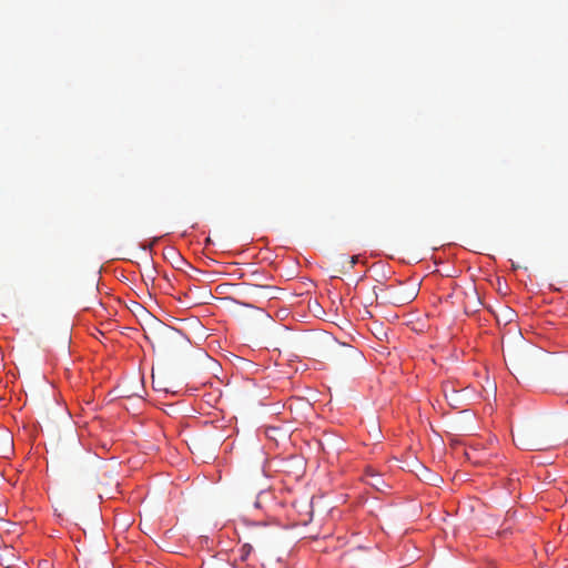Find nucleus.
Here are the masks:
<instances>
[{
  "mask_svg": "<svg viewBox=\"0 0 568 568\" xmlns=\"http://www.w3.org/2000/svg\"><path fill=\"white\" fill-rule=\"evenodd\" d=\"M248 542H245L239 550L240 560L246 561L253 551V544L260 549H266L272 542V535L265 526H254L248 532Z\"/></svg>",
  "mask_w": 568,
  "mask_h": 568,
  "instance_id": "nucleus-1",
  "label": "nucleus"
},
{
  "mask_svg": "<svg viewBox=\"0 0 568 568\" xmlns=\"http://www.w3.org/2000/svg\"><path fill=\"white\" fill-rule=\"evenodd\" d=\"M514 440L517 446L526 450H540L542 446L537 443L528 432L519 430L517 437L514 436Z\"/></svg>",
  "mask_w": 568,
  "mask_h": 568,
  "instance_id": "nucleus-2",
  "label": "nucleus"
},
{
  "mask_svg": "<svg viewBox=\"0 0 568 568\" xmlns=\"http://www.w3.org/2000/svg\"><path fill=\"white\" fill-rule=\"evenodd\" d=\"M275 287L271 285L246 284V293L252 297H270L274 293Z\"/></svg>",
  "mask_w": 568,
  "mask_h": 568,
  "instance_id": "nucleus-3",
  "label": "nucleus"
},
{
  "mask_svg": "<svg viewBox=\"0 0 568 568\" xmlns=\"http://www.w3.org/2000/svg\"><path fill=\"white\" fill-rule=\"evenodd\" d=\"M417 296V292L415 290H412L407 293L405 292H399V294L394 298V303L395 304H408L410 303L412 301L415 300V297Z\"/></svg>",
  "mask_w": 568,
  "mask_h": 568,
  "instance_id": "nucleus-4",
  "label": "nucleus"
},
{
  "mask_svg": "<svg viewBox=\"0 0 568 568\" xmlns=\"http://www.w3.org/2000/svg\"><path fill=\"white\" fill-rule=\"evenodd\" d=\"M2 439H3L4 447L2 449H0V454H6V453L10 452V449H11L12 437L8 433H4L2 436Z\"/></svg>",
  "mask_w": 568,
  "mask_h": 568,
  "instance_id": "nucleus-5",
  "label": "nucleus"
},
{
  "mask_svg": "<svg viewBox=\"0 0 568 568\" xmlns=\"http://www.w3.org/2000/svg\"><path fill=\"white\" fill-rule=\"evenodd\" d=\"M166 257H173L176 260V262L179 263H185L184 258L173 248V247H170L168 250V254H165Z\"/></svg>",
  "mask_w": 568,
  "mask_h": 568,
  "instance_id": "nucleus-6",
  "label": "nucleus"
},
{
  "mask_svg": "<svg viewBox=\"0 0 568 568\" xmlns=\"http://www.w3.org/2000/svg\"><path fill=\"white\" fill-rule=\"evenodd\" d=\"M357 258L358 257L356 255L351 257V261H349L351 267H353L357 263Z\"/></svg>",
  "mask_w": 568,
  "mask_h": 568,
  "instance_id": "nucleus-7",
  "label": "nucleus"
},
{
  "mask_svg": "<svg viewBox=\"0 0 568 568\" xmlns=\"http://www.w3.org/2000/svg\"><path fill=\"white\" fill-rule=\"evenodd\" d=\"M371 484H372V486H376V484H378V480H375V483L372 481Z\"/></svg>",
  "mask_w": 568,
  "mask_h": 568,
  "instance_id": "nucleus-8",
  "label": "nucleus"
},
{
  "mask_svg": "<svg viewBox=\"0 0 568 568\" xmlns=\"http://www.w3.org/2000/svg\"><path fill=\"white\" fill-rule=\"evenodd\" d=\"M371 484H372V486H376V484H378V480H375V483L372 481Z\"/></svg>",
  "mask_w": 568,
  "mask_h": 568,
  "instance_id": "nucleus-9",
  "label": "nucleus"
},
{
  "mask_svg": "<svg viewBox=\"0 0 568 568\" xmlns=\"http://www.w3.org/2000/svg\"><path fill=\"white\" fill-rule=\"evenodd\" d=\"M254 505H255L256 508L260 507V503L258 501H256Z\"/></svg>",
  "mask_w": 568,
  "mask_h": 568,
  "instance_id": "nucleus-10",
  "label": "nucleus"
}]
</instances>
